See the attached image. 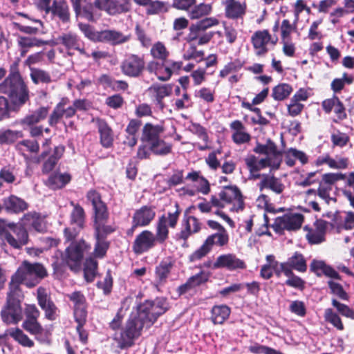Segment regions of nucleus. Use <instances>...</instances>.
<instances>
[{"mask_svg": "<svg viewBox=\"0 0 354 354\" xmlns=\"http://www.w3.org/2000/svg\"><path fill=\"white\" fill-rule=\"evenodd\" d=\"M142 314L140 308L137 307L131 313L121 333L118 335H115V339L120 348L131 347L133 344L134 340L140 336L142 328L150 327L152 325L149 324L148 319Z\"/></svg>", "mask_w": 354, "mask_h": 354, "instance_id": "nucleus-1", "label": "nucleus"}, {"mask_svg": "<svg viewBox=\"0 0 354 354\" xmlns=\"http://www.w3.org/2000/svg\"><path fill=\"white\" fill-rule=\"evenodd\" d=\"M46 276L47 271L41 264L24 261L12 277L10 287L17 291H21L19 290L20 283L32 288L38 284L41 279Z\"/></svg>", "mask_w": 354, "mask_h": 354, "instance_id": "nucleus-2", "label": "nucleus"}, {"mask_svg": "<svg viewBox=\"0 0 354 354\" xmlns=\"http://www.w3.org/2000/svg\"><path fill=\"white\" fill-rule=\"evenodd\" d=\"M0 93L10 97L15 109L21 107L29 100L28 90L17 72L11 73L0 84Z\"/></svg>", "mask_w": 354, "mask_h": 354, "instance_id": "nucleus-3", "label": "nucleus"}, {"mask_svg": "<svg viewBox=\"0 0 354 354\" xmlns=\"http://www.w3.org/2000/svg\"><path fill=\"white\" fill-rule=\"evenodd\" d=\"M211 203L215 207L224 208L230 205L231 212L243 211L245 203L240 189L235 185L225 187L218 195L211 196Z\"/></svg>", "mask_w": 354, "mask_h": 354, "instance_id": "nucleus-4", "label": "nucleus"}, {"mask_svg": "<svg viewBox=\"0 0 354 354\" xmlns=\"http://www.w3.org/2000/svg\"><path fill=\"white\" fill-rule=\"evenodd\" d=\"M21 292L10 288L6 304L1 311L2 321L6 324H17L23 319L21 306Z\"/></svg>", "mask_w": 354, "mask_h": 354, "instance_id": "nucleus-5", "label": "nucleus"}, {"mask_svg": "<svg viewBox=\"0 0 354 354\" xmlns=\"http://www.w3.org/2000/svg\"><path fill=\"white\" fill-rule=\"evenodd\" d=\"M162 230L158 228L156 234L149 230H144L135 239L133 243V250L136 254H142L155 247L157 243H162L165 241Z\"/></svg>", "mask_w": 354, "mask_h": 354, "instance_id": "nucleus-6", "label": "nucleus"}, {"mask_svg": "<svg viewBox=\"0 0 354 354\" xmlns=\"http://www.w3.org/2000/svg\"><path fill=\"white\" fill-rule=\"evenodd\" d=\"M91 249V246L84 241L72 243L65 251L64 259L72 270H80L85 252Z\"/></svg>", "mask_w": 354, "mask_h": 354, "instance_id": "nucleus-7", "label": "nucleus"}, {"mask_svg": "<svg viewBox=\"0 0 354 354\" xmlns=\"http://www.w3.org/2000/svg\"><path fill=\"white\" fill-rule=\"evenodd\" d=\"M145 68L144 57L136 54H128L121 63L122 73L130 77L140 76Z\"/></svg>", "mask_w": 354, "mask_h": 354, "instance_id": "nucleus-8", "label": "nucleus"}, {"mask_svg": "<svg viewBox=\"0 0 354 354\" xmlns=\"http://www.w3.org/2000/svg\"><path fill=\"white\" fill-rule=\"evenodd\" d=\"M255 53L258 56L264 55L270 47H273L278 41L277 37H272L267 30L255 32L251 38Z\"/></svg>", "mask_w": 354, "mask_h": 354, "instance_id": "nucleus-9", "label": "nucleus"}, {"mask_svg": "<svg viewBox=\"0 0 354 354\" xmlns=\"http://www.w3.org/2000/svg\"><path fill=\"white\" fill-rule=\"evenodd\" d=\"M138 307L142 313V315L148 319L149 324H153L168 308L167 301L163 298L157 299L154 301H147Z\"/></svg>", "mask_w": 354, "mask_h": 354, "instance_id": "nucleus-10", "label": "nucleus"}, {"mask_svg": "<svg viewBox=\"0 0 354 354\" xmlns=\"http://www.w3.org/2000/svg\"><path fill=\"white\" fill-rule=\"evenodd\" d=\"M94 6L111 16L128 12L131 8L130 0H95Z\"/></svg>", "mask_w": 354, "mask_h": 354, "instance_id": "nucleus-11", "label": "nucleus"}, {"mask_svg": "<svg viewBox=\"0 0 354 354\" xmlns=\"http://www.w3.org/2000/svg\"><path fill=\"white\" fill-rule=\"evenodd\" d=\"M304 221V216L298 213H288L277 217L272 227L277 232L283 230L293 231L299 229Z\"/></svg>", "mask_w": 354, "mask_h": 354, "instance_id": "nucleus-12", "label": "nucleus"}, {"mask_svg": "<svg viewBox=\"0 0 354 354\" xmlns=\"http://www.w3.org/2000/svg\"><path fill=\"white\" fill-rule=\"evenodd\" d=\"M73 209L71 213V223L76 225L77 228L71 229L70 227L64 230V235L67 241H71L75 238L78 232L83 227L84 222V211L79 205L71 203Z\"/></svg>", "mask_w": 354, "mask_h": 354, "instance_id": "nucleus-13", "label": "nucleus"}, {"mask_svg": "<svg viewBox=\"0 0 354 354\" xmlns=\"http://www.w3.org/2000/svg\"><path fill=\"white\" fill-rule=\"evenodd\" d=\"M245 162L252 178L253 175L258 174V171L266 167H270L272 170H275L277 169L280 166L278 159L270 160V158H261V160H258L253 155H250L246 157L245 158Z\"/></svg>", "mask_w": 354, "mask_h": 354, "instance_id": "nucleus-14", "label": "nucleus"}, {"mask_svg": "<svg viewBox=\"0 0 354 354\" xmlns=\"http://www.w3.org/2000/svg\"><path fill=\"white\" fill-rule=\"evenodd\" d=\"M37 298L39 306L45 313V317L50 321L56 319L59 310L55 304L50 300L44 288L39 287L37 289Z\"/></svg>", "mask_w": 354, "mask_h": 354, "instance_id": "nucleus-15", "label": "nucleus"}, {"mask_svg": "<svg viewBox=\"0 0 354 354\" xmlns=\"http://www.w3.org/2000/svg\"><path fill=\"white\" fill-rule=\"evenodd\" d=\"M175 208L176 209L174 212H169L167 215L164 214L159 217L156 223V231H158V228H160L161 230H162L165 240L168 238V227L174 228L176 226L179 216L181 212V210L177 203H175Z\"/></svg>", "mask_w": 354, "mask_h": 354, "instance_id": "nucleus-16", "label": "nucleus"}, {"mask_svg": "<svg viewBox=\"0 0 354 354\" xmlns=\"http://www.w3.org/2000/svg\"><path fill=\"white\" fill-rule=\"evenodd\" d=\"M213 268H225L230 271L236 270H243L246 268L245 262L239 259L234 254H225L220 255L217 257L216 261L214 263Z\"/></svg>", "mask_w": 354, "mask_h": 354, "instance_id": "nucleus-17", "label": "nucleus"}, {"mask_svg": "<svg viewBox=\"0 0 354 354\" xmlns=\"http://www.w3.org/2000/svg\"><path fill=\"white\" fill-rule=\"evenodd\" d=\"M259 178H261V180L258 183V187L260 191L268 189L277 194H280L283 192L285 185L281 183L279 178L268 174L253 175V178L254 179Z\"/></svg>", "mask_w": 354, "mask_h": 354, "instance_id": "nucleus-18", "label": "nucleus"}, {"mask_svg": "<svg viewBox=\"0 0 354 354\" xmlns=\"http://www.w3.org/2000/svg\"><path fill=\"white\" fill-rule=\"evenodd\" d=\"M149 91L152 94L155 105L160 110L165 108L163 99L169 96L172 92L171 84L152 85L149 88Z\"/></svg>", "mask_w": 354, "mask_h": 354, "instance_id": "nucleus-19", "label": "nucleus"}, {"mask_svg": "<svg viewBox=\"0 0 354 354\" xmlns=\"http://www.w3.org/2000/svg\"><path fill=\"white\" fill-rule=\"evenodd\" d=\"M68 99L63 98L56 106L50 117L49 122L51 125L57 124L62 118H69L75 114V107L72 105L66 107Z\"/></svg>", "mask_w": 354, "mask_h": 354, "instance_id": "nucleus-20", "label": "nucleus"}, {"mask_svg": "<svg viewBox=\"0 0 354 354\" xmlns=\"http://www.w3.org/2000/svg\"><path fill=\"white\" fill-rule=\"evenodd\" d=\"M86 198L93 205L95 217L97 219H107L108 212L106 207L102 201L100 194L95 190H90L86 194Z\"/></svg>", "mask_w": 354, "mask_h": 354, "instance_id": "nucleus-21", "label": "nucleus"}, {"mask_svg": "<svg viewBox=\"0 0 354 354\" xmlns=\"http://www.w3.org/2000/svg\"><path fill=\"white\" fill-rule=\"evenodd\" d=\"M326 229V222L324 221H317L314 228L304 227V230L307 231L306 237L309 243L312 244H319L324 241L325 232Z\"/></svg>", "mask_w": 354, "mask_h": 354, "instance_id": "nucleus-22", "label": "nucleus"}, {"mask_svg": "<svg viewBox=\"0 0 354 354\" xmlns=\"http://www.w3.org/2000/svg\"><path fill=\"white\" fill-rule=\"evenodd\" d=\"M156 212L153 208L148 206H143L136 210L133 216V227L147 226L154 218Z\"/></svg>", "mask_w": 354, "mask_h": 354, "instance_id": "nucleus-23", "label": "nucleus"}, {"mask_svg": "<svg viewBox=\"0 0 354 354\" xmlns=\"http://www.w3.org/2000/svg\"><path fill=\"white\" fill-rule=\"evenodd\" d=\"M57 43L61 44L68 50V54L71 55V50H75L84 54V50L82 48V42L77 35L73 32L63 33L57 38Z\"/></svg>", "mask_w": 354, "mask_h": 354, "instance_id": "nucleus-24", "label": "nucleus"}, {"mask_svg": "<svg viewBox=\"0 0 354 354\" xmlns=\"http://www.w3.org/2000/svg\"><path fill=\"white\" fill-rule=\"evenodd\" d=\"M130 35H125L115 30H104L100 31V41L107 42L112 45H119L127 42Z\"/></svg>", "mask_w": 354, "mask_h": 354, "instance_id": "nucleus-25", "label": "nucleus"}, {"mask_svg": "<svg viewBox=\"0 0 354 354\" xmlns=\"http://www.w3.org/2000/svg\"><path fill=\"white\" fill-rule=\"evenodd\" d=\"M254 151L257 153L265 154L266 155V158H270V160L278 159L279 164L281 165V154L277 150L276 145L270 140H268L264 145L258 143L254 149Z\"/></svg>", "mask_w": 354, "mask_h": 354, "instance_id": "nucleus-26", "label": "nucleus"}, {"mask_svg": "<svg viewBox=\"0 0 354 354\" xmlns=\"http://www.w3.org/2000/svg\"><path fill=\"white\" fill-rule=\"evenodd\" d=\"M96 123L98 131L100 135V142L104 147H109L112 145L113 141V136L111 129L107 123L102 120L97 118L93 120Z\"/></svg>", "mask_w": 354, "mask_h": 354, "instance_id": "nucleus-27", "label": "nucleus"}, {"mask_svg": "<svg viewBox=\"0 0 354 354\" xmlns=\"http://www.w3.org/2000/svg\"><path fill=\"white\" fill-rule=\"evenodd\" d=\"M164 131V127L160 124L153 125L151 123L145 124L142 129V140L149 145L160 139V136Z\"/></svg>", "mask_w": 354, "mask_h": 354, "instance_id": "nucleus-28", "label": "nucleus"}, {"mask_svg": "<svg viewBox=\"0 0 354 354\" xmlns=\"http://www.w3.org/2000/svg\"><path fill=\"white\" fill-rule=\"evenodd\" d=\"M333 225L338 230L354 228V213L349 211L344 212V215L335 214L333 219Z\"/></svg>", "mask_w": 354, "mask_h": 354, "instance_id": "nucleus-29", "label": "nucleus"}, {"mask_svg": "<svg viewBox=\"0 0 354 354\" xmlns=\"http://www.w3.org/2000/svg\"><path fill=\"white\" fill-rule=\"evenodd\" d=\"M185 229L179 234V237L186 240L192 234L197 233L201 228V223L199 220L193 216L186 217L184 221Z\"/></svg>", "mask_w": 354, "mask_h": 354, "instance_id": "nucleus-30", "label": "nucleus"}, {"mask_svg": "<svg viewBox=\"0 0 354 354\" xmlns=\"http://www.w3.org/2000/svg\"><path fill=\"white\" fill-rule=\"evenodd\" d=\"M230 127L234 131L232 138L236 144L241 145L250 140V135L246 132L245 127L240 121L235 120L232 122Z\"/></svg>", "mask_w": 354, "mask_h": 354, "instance_id": "nucleus-31", "label": "nucleus"}, {"mask_svg": "<svg viewBox=\"0 0 354 354\" xmlns=\"http://www.w3.org/2000/svg\"><path fill=\"white\" fill-rule=\"evenodd\" d=\"M3 202L4 208L8 212L19 213L28 208V204L23 199L14 195L4 198Z\"/></svg>", "mask_w": 354, "mask_h": 354, "instance_id": "nucleus-32", "label": "nucleus"}, {"mask_svg": "<svg viewBox=\"0 0 354 354\" xmlns=\"http://www.w3.org/2000/svg\"><path fill=\"white\" fill-rule=\"evenodd\" d=\"M209 277V273L205 271H201L191 277L185 284L179 287L178 290L180 294L185 293L189 290L205 283Z\"/></svg>", "mask_w": 354, "mask_h": 354, "instance_id": "nucleus-33", "label": "nucleus"}, {"mask_svg": "<svg viewBox=\"0 0 354 354\" xmlns=\"http://www.w3.org/2000/svg\"><path fill=\"white\" fill-rule=\"evenodd\" d=\"M187 179L194 182V187L196 191L204 195H207L210 192V185L207 179L201 176L199 172L192 171L187 174Z\"/></svg>", "mask_w": 354, "mask_h": 354, "instance_id": "nucleus-34", "label": "nucleus"}, {"mask_svg": "<svg viewBox=\"0 0 354 354\" xmlns=\"http://www.w3.org/2000/svg\"><path fill=\"white\" fill-rule=\"evenodd\" d=\"M17 44L20 49L21 55L24 56L30 48L41 46L42 45L46 44L47 41L36 37L19 36L17 38Z\"/></svg>", "mask_w": 354, "mask_h": 354, "instance_id": "nucleus-35", "label": "nucleus"}, {"mask_svg": "<svg viewBox=\"0 0 354 354\" xmlns=\"http://www.w3.org/2000/svg\"><path fill=\"white\" fill-rule=\"evenodd\" d=\"M71 180V176L68 173H55L50 175L46 184L53 189L64 187Z\"/></svg>", "mask_w": 354, "mask_h": 354, "instance_id": "nucleus-36", "label": "nucleus"}, {"mask_svg": "<svg viewBox=\"0 0 354 354\" xmlns=\"http://www.w3.org/2000/svg\"><path fill=\"white\" fill-rule=\"evenodd\" d=\"M48 113V109L46 107H40L31 114L26 115L20 121L21 125L32 127L34 124L44 120Z\"/></svg>", "mask_w": 354, "mask_h": 354, "instance_id": "nucleus-37", "label": "nucleus"}, {"mask_svg": "<svg viewBox=\"0 0 354 354\" xmlns=\"http://www.w3.org/2000/svg\"><path fill=\"white\" fill-rule=\"evenodd\" d=\"M230 313V308L226 305L214 306L211 310V319L214 324H222L228 319Z\"/></svg>", "mask_w": 354, "mask_h": 354, "instance_id": "nucleus-38", "label": "nucleus"}, {"mask_svg": "<svg viewBox=\"0 0 354 354\" xmlns=\"http://www.w3.org/2000/svg\"><path fill=\"white\" fill-rule=\"evenodd\" d=\"M22 223L26 227H32L38 232L44 230L43 219L35 212L25 214L22 218Z\"/></svg>", "mask_w": 354, "mask_h": 354, "instance_id": "nucleus-39", "label": "nucleus"}, {"mask_svg": "<svg viewBox=\"0 0 354 354\" xmlns=\"http://www.w3.org/2000/svg\"><path fill=\"white\" fill-rule=\"evenodd\" d=\"M212 6L210 3H201L198 5L195 3L188 12V16L191 19H198L211 14Z\"/></svg>", "mask_w": 354, "mask_h": 354, "instance_id": "nucleus-40", "label": "nucleus"}, {"mask_svg": "<svg viewBox=\"0 0 354 354\" xmlns=\"http://www.w3.org/2000/svg\"><path fill=\"white\" fill-rule=\"evenodd\" d=\"M245 4L239 1H234L225 5V15L230 19L241 17L245 12Z\"/></svg>", "mask_w": 354, "mask_h": 354, "instance_id": "nucleus-41", "label": "nucleus"}, {"mask_svg": "<svg viewBox=\"0 0 354 354\" xmlns=\"http://www.w3.org/2000/svg\"><path fill=\"white\" fill-rule=\"evenodd\" d=\"M228 241V234L226 230H223L222 232H216L208 236L204 242L212 249L214 245L224 246L227 244Z\"/></svg>", "mask_w": 354, "mask_h": 354, "instance_id": "nucleus-42", "label": "nucleus"}, {"mask_svg": "<svg viewBox=\"0 0 354 354\" xmlns=\"http://www.w3.org/2000/svg\"><path fill=\"white\" fill-rule=\"evenodd\" d=\"M285 159L286 164L290 167H292L295 164L296 160H298L302 165L307 163L308 160V158L304 152L292 148L286 152Z\"/></svg>", "mask_w": 354, "mask_h": 354, "instance_id": "nucleus-43", "label": "nucleus"}, {"mask_svg": "<svg viewBox=\"0 0 354 354\" xmlns=\"http://www.w3.org/2000/svg\"><path fill=\"white\" fill-rule=\"evenodd\" d=\"M286 263L291 270L294 269L301 272L306 271L307 265L306 260L300 253L295 252L291 257L288 258Z\"/></svg>", "mask_w": 354, "mask_h": 354, "instance_id": "nucleus-44", "label": "nucleus"}, {"mask_svg": "<svg viewBox=\"0 0 354 354\" xmlns=\"http://www.w3.org/2000/svg\"><path fill=\"white\" fill-rule=\"evenodd\" d=\"M324 320L338 330H343L344 326L340 316L333 309L326 308L324 314Z\"/></svg>", "mask_w": 354, "mask_h": 354, "instance_id": "nucleus-45", "label": "nucleus"}, {"mask_svg": "<svg viewBox=\"0 0 354 354\" xmlns=\"http://www.w3.org/2000/svg\"><path fill=\"white\" fill-rule=\"evenodd\" d=\"M8 335L22 346L31 348L34 346V342L18 328L10 329Z\"/></svg>", "mask_w": 354, "mask_h": 354, "instance_id": "nucleus-46", "label": "nucleus"}, {"mask_svg": "<svg viewBox=\"0 0 354 354\" xmlns=\"http://www.w3.org/2000/svg\"><path fill=\"white\" fill-rule=\"evenodd\" d=\"M106 219H97L95 217V239L100 238L106 239V236L114 232L115 229L111 225H106L104 222Z\"/></svg>", "mask_w": 354, "mask_h": 354, "instance_id": "nucleus-47", "label": "nucleus"}, {"mask_svg": "<svg viewBox=\"0 0 354 354\" xmlns=\"http://www.w3.org/2000/svg\"><path fill=\"white\" fill-rule=\"evenodd\" d=\"M53 15L57 16L63 22L69 20L68 7L64 1H55L50 9Z\"/></svg>", "mask_w": 354, "mask_h": 354, "instance_id": "nucleus-48", "label": "nucleus"}, {"mask_svg": "<svg viewBox=\"0 0 354 354\" xmlns=\"http://www.w3.org/2000/svg\"><path fill=\"white\" fill-rule=\"evenodd\" d=\"M149 145L151 151L158 156H165L171 151V145L160 138L149 144Z\"/></svg>", "mask_w": 354, "mask_h": 354, "instance_id": "nucleus-49", "label": "nucleus"}, {"mask_svg": "<svg viewBox=\"0 0 354 354\" xmlns=\"http://www.w3.org/2000/svg\"><path fill=\"white\" fill-rule=\"evenodd\" d=\"M26 228V226L23 225L19 228H15L13 232H10L12 239L17 243V245H11L12 248L19 249L28 243V234Z\"/></svg>", "mask_w": 354, "mask_h": 354, "instance_id": "nucleus-50", "label": "nucleus"}, {"mask_svg": "<svg viewBox=\"0 0 354 354\" xmlns=\"http://www.w3.org/2000/svg\"><path fill=\"white\" fill-rule=\"evenodd\" d=\"M73 8L77 15H80L88 21H95L99 18V16L93 12L92 6L84 8L83 10L80 8V0H72Z\"/></svg>", "mask_w": 354, "mask_h": 354, "instance_id": "nucleus-51", "label": "nucleus"}, {"mask_svg": "<svg viewBox=\"0 0 354 354\" xmlns=\"http://www.w3.org/2000/svg\"><path fill=\"white\" fill-rule=\"evenodd\" d=\"M22 328L30 334L35 335L38 340H39L38 335H41L44 330L38 319H25L22 323Z\"/></svg>", "mask_w": 354, "mask_h": 354, "instance_id": "nucleus-52", "label": "nucleus"}, {"mask_svg": "<svg viewBox=\"0 0 354 354\" xmlns=\"http://www.w3.org/2000/svg\"><path fill=\"white\" fill-rule=\"evenodd\" d=\"M169 10V5L167 3L156 0H151V3L148 5L146 12L147 15H159L167 12Z\"/></svg>", "mask_w": 354, "mask_h": 354, "instance_id": "nucleus-53", "label": "nucleus"}, {"mask_svg": "<svg viewBox=\"0 0 354 354\" xmlns=\"http://www.w3.org/2000/svg\"><path fill=\"white\" fill-rule=\"evenodd\" d=\"M292 91V88L291 86L283 83L276 86L273 88L272 95L276 100H283L287 98Z\"/></svg>", "mask_w": 354, "mask_h": 354, "instance_id": "nucleus-54", "label": "nucleus"}, {"mask_svg": "<svg viewBox=\"0 0 354 354\" xmlns=\"http://www.w3.org/2000/svg\"><path fill=\"white\" fill-rule=\"evenodd\" d=\"M30 77L35 84L49 83L51 82V78L48 73L44 70L30 68Z\"/></svg>", "mask_w": 354, "mask_h": 354, "instance_id": "nucleus-55", "label": "nucleus"}, {"mask_svg": "<svg viewBox=\"0 0 354 354\" xmlns=\"http://www.w3.org/2000/svg\"><path fill=\"white\" fill-rule=\"evenodd\" d=\"M297 24H292L288 19H283L280 26L281 41L290 39V35L297 30Z\"/></svg>", "mask_w": 354, "mask_h": 354, "instance_id": "nucleus-56", "label": "nucleus"}, {"mask_svg": "<svg viewBox=\"0 0 354 354\" xmlns=\"http://www.w3.org/2000/svg\"><path fill=\"white\" fill-rule=\"evenodd\" d=\"M97 263L93 258L86 260L84 265V273L86 280L88 282L92 281L96 274Z\"/></svg>", "mask_w": 354, "mask_h": 354, "instance_id": "nucleus-57", "label": "nucleus"}, {"mask_svg": "<svg viewBox=\"0 0 354 354\" xmlns=\"http://www.w3.org/2000/svg\"><path fill=\"white\" fill-rule=\"evenodd\" d=\"M151 56L156 59L165 60L169 56V51L162 42H157L151 48Z\"/></svg>", "mask_w": 354, "mask_h": 354, "instance_id": "nucleus-58", "label": "nucleus"}, {"mask_svg": "<svg viewBox=\"0 0 354 354\" xmlns=\"http://www.w3.org/2000/svg\"><path fill=\"white\" fill-rule=\"evenodd\" d=\"M332 306L336 308L338 313L347 318L354 319V310L348 306L340 303L336 299H332Z\"/></svg>", "mask_w": 354, "mask_h": 354, "instance_id": "nucleus-59", "label": "nucleus"}, {"mask_svg": "<svg viewBox=\"0 0 354 354\" xmlns=\"http://www.w3.org/2000/svg\"><path fill=\"white\" fill-rule=\"evenodd\" d=\"M219 21L216 17H206L204 19L200 21L196 26H192L190 31L194 30H202L204 31L207 28L216 26L218 25Z\"/></svg>", "mask_w": 354, "mask_h": 354, "instance_id": "nucleus-60", "label": "nucleus"}, {"mask_svg": "<svg viewBox=\"0 0 354 354\" xmlns=\"http://www.w3.org/2000/svg\"><path fill=\"white\" fill-rule=\"evenodd\" d=\"M200 31L201 30L191 31L188 35L189 39L190 41L197 40L198 44L203 45L209 41L213 37V32H206L201 35L199 33Z\"/></svg>", "mask_w": 354, "mask_h": 354, "instance_id": "nucleus-61", "label": "nucleus"}, {"mask_svg": "<svg viewBox=\"0 0 354 354\" xmlns=\"http://www.w3.org/2000/svg\"><path fill=\"white\" fill-rule=\"evenodd\" d=\"M21 137L22 133L20 131L11 130L0 131V144L12 142Z\"/></svg>", "mask_w": 354, "mask_h": 354, "instance_id": "nucleus-62", "label": "nucleus"}, {"mask_svg": "<svg viewBox=\"0 0 354 354\" xmlns=\"http://www.w3.org/2000/svg\"><path fill=\"white\" fill-rule=\"evenodd\" d=\"M17 178L15 169L11 167H4L0 170V180L8 184L15 182Z\"/></svg>", "mask_w": 354, "mask_h": 354, "instance_id": "nucleus-63", "label": "nucleus"}, {"mask_svg": "<svg viewBox=\"0 0 354 354\" xmlns=\"http://www.w3.org/2000/svg\"><path fill=\"white\" fill-rule=\"evenodd\" d=\"M248 349L254 354H283L272 348L258 344L250 346Z\"/></svg>", "mask_w": 354, "mask_h": 354, "instance_id": "nucleus-64", "label": "nucleus"}]
</instances>
